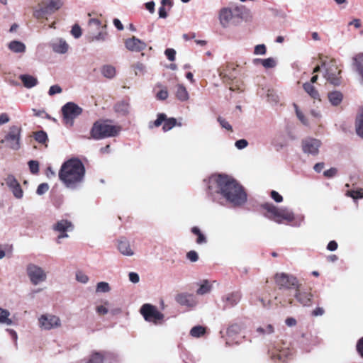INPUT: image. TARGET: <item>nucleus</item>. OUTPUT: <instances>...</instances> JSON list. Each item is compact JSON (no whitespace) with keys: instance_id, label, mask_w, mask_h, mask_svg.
<instances>
[{"instance_id":"774afa93","label":"nucleus","mask_w":363,"mask_h":363,"mask_svg":"<svg viewBox=\"0 0 363 363\" xmlns=\"http://www.w3.org/2000/svg\"><path fill=\"white\" fill-rule=\"evenodd\" d=\"M168 97L167 89H162L157 94V98L160 100H165Z\"/></svg>"},{"instance_id":"37998d69","label":"nucleus","mask_w":363,"mask_h":363,"mask_svg":"<svg viewBox=\"0 0 363 363\" xmlns=\"http://www.w3.org/2000/svg\"><path fill=\"white\" fill-rule=\"evenodd\" d=\"M205 333V329L202 326L198 325L193 327L190 330V335L194 337H199Z\"/></svg>"},{"instance_id":"e433bc0d","label":"nucleus","mask_w":363,"mask_h":363,"mask_svg":"<svg viewBox=\"0 0 363 363\" xmlns=\"http://www.w3.org/2000/svg\"><path fill=\"white\" fill-rule=\"evenodd\" d=\"M212 289V285L208 280H204L202 281L199 288L197 289L196 293L199 295H204L211 291Z\"/></svg>"},{"instance_id":"6e6552de","label":"nucleus","mask_w":363,"mask_h":363,"mask_svg":"<svg viewBox=\"0 0 363 363\" xmlns=\"http://www.w3.org/2000/svg\"><path fill=\"white\" fill-rule=\"evenodd\" d=\"M26 271L30 282L34 286L41 284L47 281L48 273L43 267L36 264H28Z\"/></svg>"},{"instance_id":"5fc2aeb1","label":"nucleus","mask_w":363,"mask_h":363,"mask_svg":"<svg viewBox=\"0 0 363 363\" xmlns=\"http://www.w3.org/2000/svg\"><path fill=\"white\" fill-rule=\"evenodd\" d=\"M62 89L58 84L52 85L48 90V95L52 96L57 94H61Z\"/></svg>"},{"instance_id":"6e6d98bb","label":"nucleus","mask_w":363,"mask_h":363,"mask_svg":"<svg viewBox=\"0 0 363 363\" xmlns=\"http://www.w3.org/2000/svg\"><path fill=\"white\" fill-rule=\"evenodd\" d=\"M76 279L82 284H86L89 281V277L84 273L82 272H78L76 274Z\"/></svg>"},{"instance_id":"39448f33","label":"nucleus","mask_w":363,"mask_h":363,"mask_svg":"<svg viewBox=\"0 0 363 363\" xmlns=\"http://www.w3.org/2000/svg\"><path fill=\"white\" fill-rule=\"evenodd\" d=\"M274 281L281 290H295L301 286L298 279L292 274L279 272L274 275Z\"/></svg>"},{"instance_id":"dca6fc26","label":"nucleus","mask_w":363,"mask_h":363,"mask_svg":"<svg viewBox=\"0 0 363 363\" xmlns=\"http://www.w3.org/2000/svg\"><path fill=\"white\" fill-rule=\"evenodd\" d=\"M175 301L179 305L189 308L195 307L198 303V301L194 295L186 293L177 294L175 297Z\"/></svg>"},{"instance_id":"c03bdc74","label":"nucleus","mask_w":363,"mask_h":363,"mask_svg":"<svg viewBox=\"0 0 363 363\" xmlns=\"http://www.w3.org/2000/svg\"><path fill=\"white\" fill-rule=\"evenodd\" d=\"M166 114L164 113H159L157 115V118L154 122H150L149 123V128H152L154 126L159 127L164 123L165 119Z\"/></svg>"},{"instance_id":"f3484780","label":"nucleus","mask_w":363,"mask_h":363,"mask_svg":"<svg viewBox=\"0 0 363 363\" xmlns=\"http://www.w3.org/2000/svg\"><path fill=\"white\" fill-rule=\"evenodd\" d=\"M52 51L57 54H65L68 52L69 46L66 40L62 38H56L49 43Z\"/></svg>"},{"instance_id":"3c124183","label":"nucleus","mask_w":363,"mask_h":363,"mask_svg":"<svg viewBox=\"0 0 363 363\" xmlns=\"http://www.w3.org/2000/svg\"><path fill=\"white\" fill-rule=\"evenodd\" d=\"M267 52V48L264 44H259L255 47L254 55H264Z\"/></svg>"},{"instance_id":"9d476101","label":"nucleus","mask_w":363,"mask_h":363,"mask_svg":"<svg viewBox=\"0 0 363 363\" xmlns=\"http://www.w3.org/2000/svg\"><path fill=\"white\" fill-rule=\"evenodd\" d=\"M38 327L41 330H51L59 328L62 322L59 316L52 313L40 315L38 318Z\"/></svg>"},{"instance_id":"4c0bfd02","label":"nucleus","mask_w":363,"mask_h":363,"mask_svg":"<svg viewBox=\"0 0 363 363\" xmlns=\"http://www.w3.org/2000/svg\"><path fill=\"white\" fill-rule=\"evenodd\" d=\"M101 73L104 77L112 79L116 75V69L112 65H104L101 69Z\"/></svg>"},{"instance_id":"864d4df0","label":"nucleus","mask_w":363,"mask_h":363,"mask_svg":"<svg viewBox=\"0 0 363 363\" xmlns=\"http://www.w3.org/2000/svg\"><path fill=\"white\" fill-rule=\"evenodd\" d=\"M30 171L32 174H37L39 172V163L35 160L28 162Z\"/></svg>"},{"instance_id":"ea45409f","label":"nucleus","mask_w":363,"mask_h":363,"mask_svg":"<svg viewBox=\"0 0 363 363\" xmlns=\"http://www.w3.org/2000/svg\"><path fill=\"white\" fill-rule=\"evenodd\" d=\"M191 232L197 235L196 242L199 245L204 244L206 242V238L203 234L201 233V230L197 227H194L191 229Z\"/></svg>"},{"instance_id":"338daca9","label":"nucleus","mask_w":363,"mask_h":363,"mask_svg":"<svg viewBox=\"0 0 363 363\" xmlns=\"http://www.w3.org/2000/svg\"><path fill=\"white\" fill-rule=\"evenodd\" d=\"M356 347L359 354L363 357V337L357 341Z\"/></svg>"},{"instance_id":"9b49d317","label":"nucleus","mask_w":363,"mask_h":363,"mask_svg":"<svg viewBox=\"0 0 363 363\" xmlns=\"http://www.w3.org/2000/svg\"><path fill=\"white\" fill-rule=\"evenodd\" d=\"M82 112V108L73 102H68L62 107L63 120L66 125L72 126L74 120Z\"/></svg>"},{"instance_id":"0e129e2a","label":"nucleus","mask_w":363,"mask_h":363,"mask_svg":"<svg viewBox=\"0 0 363 363\" xmlns=\"http://www.w3.org/2000/svg\"><path fill=\"white\" fill-rule=\"evenodd\" d=\"M271 198L277 203H281L283 201V197L277 191L273 190L270 193Z\"/></svg>"},{"instance_id":"bf43d9fd","label":"nucleus","mask_w":363,"mask_h":363,"mask_svg":"<svg viewBox=\"0 0 363 363\" xmlns=\"http://www.w3.org/2000/svg\"><path fill=\"white\" fill-rule=\"evenodd\" d=\"M186 258L190 260L191 262H196L199 259L198 253L194 250H191L187 252Z\"/></svg>"},{"instance_id":"603ef678","label":"nucleus","mask_w":363,"mask_h":363,"mask_svg":"<svg viewBox=\"0 0 363 363\" xmlns=\"http://www.w3.org/2000/svg\"><path fill=\"white\" fill-rule=\"evenodd\" d=\"M35 139L40 143H44L47 140L48 136L44 131H38L35 135Z\"/></svg>"},{"instance_id":"423d86ee","label":"nucleus","mask_w":363,"mask_h":363,"mask_svg":"<svg viewBox=\"0 0 363 363\" xmlns=\"http://www.w3.org/2000/svg\"><path fill=\"white\" fill-rule=\"evenodd\" d=\"M63 5L62 0H45L33 9V16L40 19L46 15H50L59 10Z\"/></svg>"},{"instance_id":"f8f14e48","label":"nucleus","mask_w":363,"mask_h":363,"mask_svg":"<svg viewBox=\"0 0 363 363\" xmlns=\"http://www.w3.org/2000/svg\"><path fill=\"white\" fill-rule=\"evenodd\" d=\"M21 129L18 126L13 125L10 128L9 133L1 143H6V145L13 150H18L21 147Z\"/></svg>"},{"instance_id":"72a5a7b5","label":"nucleus","mask_w":363,"mask_h":363,"mask_svg":"<svg viewBox=\"0 0 363 363\" xmlns=\"http://www.w3.org/2000/svg\"><path fill=\"white\" fill-rule=\"evenodd\" d=\"M294 110L296 115L298 119L301 121V123L307 127L310 126V121L308 118L305 116V114L299 109L298 106L296 104H294Z\"/></svg>"},{"instance_id":"f257e3e1","label":"nucleus","mask_w":363,"mask_h":363,"mask_svg":"<svg viewBox=\"0 0 363 363\" xmlns=\"http://www.w3.org/2000/svg\"><path fill=\"white\" fill-rule=\"evenodd\" d=\"M208 189L211 194L220 195L233 206L245 204L247 195L243 187L233 178L228 175L216 174L208 179Z\"/></svg>"},{"instance_id":"052dcab7","label":"nucleus","mask_w":363,"mask_h":363,"mask_svg":"<svg viewBox=\"0 0 363 363\" xmlns=\"http://www.w3.org/2000/svg\"><path fill=\"white\" fill-rule=\"evenodd\" d=\"M165 55L169 61H174L176 56V51L172 48H167L164 52Z\"/></svg>"},{"instance_id":"09e8293b","label":"nucleus","mask_w":363,"mask_h":363,"mask_svg":"<svg viewBox=\"0 0 363 363\" xmlns=\"http://www.w3.org/2000/svg\"><path fill=\"white\" fill-rule=\"evenodd\" d=\"M135 74H143L146 72V67L144 64L141 62H137L133 66Z\"/></svg>"},{"instance_id":"20e7f679","label":"nucleus","mask_w":363,"mask_h":363,"mask_svg":"<svg viewBox=\"0 0 363 363\" xmlns=\"http://www.w3.org/2000/svg\"><path fill=\"white\" fill-rule=\"evenodd\" d=\"M121 128L118 125L109 124L106 122H96L91 130V135L95 140L115 137L121 132Z\"/></svg>"},{"instance_id":"e2e57ef3","label":"nucleus","mask_w":363,"mask_h":363,"mask_svg":"<svg viewBox=\"0 0 363 363\" xmlns=\"http://www.w3.org/2000/svg\"><path fill=\"white\" fill-rule=\"evenodd\" d=\"M248 145V142L247 141V140L245 139H240V140H237L235 143V146L238 149V150H242V149H245V147H247Z\"/></svg>"},{"instance_id":"4468645a","label":"nucleus","mask_w":363,"mask_h":363,"mask_svg":"<svg viewBox=\"0 0 363 363\" xmlns=\"http://www.w3.org/2000/svg\"><path fill=\"white\" fill-rule=\"evenodd\" d=\"M73 226L71 222L67 220H61L57 221L53 226V230L59 233L56 242L61 243L62 238H68L67 232L72 231Z\"/></svg>"},{"instance_id":"a19ab883","label":"nucleus","mask_w":363,"mask_h":363,"mask_svg":"<svg viewBox=\"0 0 363 363\" xmlns=\"http://www.w3.org/2000/svg\"><path fill=\"white\" fill-rule=\"evenodd\" d=\"M111 291L109 284L105 281L99 282L96 284V293H108Z\"/></svg>"},{"instance_id":"cd10ccee","label":"nucleus","mask_w":363,"mask_h":363,"mask_svg":"<svg viewBox=\"0 0 363 363\" xmlns=\"http://www.w3.org/2000/svg\"><path fill=\"white\" fill-rule=\"evenodd\" d=\"M19 79L23 84V86L27 89H31L35 86L38 81L36 77L30 74H21Z\"/></svg>"},{"instance_id":"a211bd4d","label":"nucleus","mask_w":363,"mask_h":363,"mask_svg":"<svg viewBox=\"0 0 363 363\" xmlns=\"http://www.w3.org/2000/svg\"><path fill=\"white\" fill-rule=\"evenodd\" d=\"M125 46L126 49L130 51L140 52L144 50L146 48L147 45L144 41L133 36L125 40Z\"/></svg>"},{"instance_id":"5701e85b","label":"nucleus","mask_w":363,"mask_h":363,"mask_svg":"<svg viewBox=\"0 0 363 363\" xmlns=\"http://www.w3.org/2000/svg\"><path fill=\"white\" fill-rule=\"evenodd\" d=\"M118 250L124 256H133V250L130 247V242L125 238H121L118 241Z\"/></svg>"},{"instance_id":"2f4dec72","label":"nucleus","mask_w":363,"mask_h":363,"mask_svg":"<svg viewBox=\"0 0 363 363\" xmlns=\"http://www.w3.org/2000/svg\"><path fill=\"white\" fill-rule=\"evenodd\" d=\"M355 129L357 134L363 138V108L360 109L356 117Z\"/></svg>"},{"instance_id":"69168bd1","label":"nucleus","mask_w":363,"mask_h":363,"mask_svg":"<svg viewBox=\"0 0 363 363\" xmlns=\"http://www.w3.org/2000/svg\"><path fill=\"white\" fill-rule=\"evenodd\" d=\"M129 280L133 284H137L140 281V277L138 274L135 272H130L128 274Z\"/></svg>"},{"instance_id":"aec40b11","label":"nucleus","mask_w":363,"mask_h":363,"mask_svg":"<svg viewBox=\"0 0 363 363\" xmlns=\"http://www.w3.org/2000/svg\"><path fill=\"white\" fill-rule=\"evenodd\" d=\"M294 297L300 304L308 306L311 304L313 294L310 291L301 290L300 287L294 290Z\"/></svg>"},{"instance_id":"de8ad7c7","label":"nucleus","mask_w":363,"mask_h":363,"mask_svg":"<svg viewBox=\"0 0 363 363\" xmlns=\"http://www.w3.org/2000/svg\"><path fill=\"white\" fill-rule=\"evenodd\" d=\"M109 305V302L108 301H105L104 302V305L97 306L96 307V311L99 315H106L108 313V306Z\"/></svg>"},{"instance_id":"473e14b6","label":"nucleus","mask_w":363,"mask_h":363,"mask_svg":"<svg viewBox=\"0 0 363 363\" xmlns=\"http://www.w3.org/2000/svg\"><path fill=\"white\" fill-rule=\"evenodd\" d=\"M89 27V32H97L101 29H106V26H102L101 21L97 18H91L88 23Z\"/></svg>"},{"instance_id":"393cba45","label":"nucleus","mask_w":363,"mask_h":363,"mask_svg":"<svg viewBox=\"0 0 363 363\" xmlns=\"http://www.w3.org/2000/svg\"><path fill=\"white\" fill-rule=\"evenodd\" d=\"M108 33L106 29H101L97 32H89L88 40L89 43L105 42L107 39Z\"/></svg>"},{"instance_id":"4be33fe9","label":"nucleus","mask_w":363,"mask_h":363,"mask_svg":"<svg viewBox=\"0 0 363 363\" xmlns=\"http://www.w3.org/2000/svg\"><path fill=\"white\" fill-rule=\"evenodd\" d=\"M233 17V12L229 8H223L219 11L218 18L221 26L223 28L229 26Z\"/></svg>"},{"instance_id":"79ce46f5","label":"nucleus","mask_w":363,"mask_h":363,"mask_svg":"<svg viewBox=\"0 0 363 363\" xmlns=\"http://www.w3.org/2000/svg\"><path fill=\"white\" fill-rule=\"evenodd\" d=\"M257 332L262 335H271L274 333V327L271 324H268L265 327L257 328Z\"/></svg>"},{"instance_id":"1a4fd4ad","label":"nucleus","mask_w":363,"mask_h":363,"mask_svg":"<svg viewBox=\"0 0 363 363\" xmlns=\"http://www.w3.org/2000/svg\"><path fill=\"white\" fill-rule=\"evenodd\" d=\"M140 313L145 321L154 325L162 324L164 320V314L159 311L156 306L150 303L143 304L140 309Z\"/></svg>"},{"instance_id":"ddd939ff","label":"nucleus","mask_w":363,"mask_h":363,"mask_svg":"<svg viewBox=\"0 0 363 363\" xmlns=\"http://www.w3.org/2000/svg\"><path fill=\"white\" fill-rule=\"evenodd\" d=\"M321 145L320 140L311 137L306 138L301 142L303 152L312 156H316L319 153Z\"/></svg>"},{"instance_id":"412c9836","label":"nucleus","mask_w":363,"mask_h":363,"mask_svg":"<svg viewBox=\"0 0 363 363\" xmlns=\"http://www.w3.org/2000/svg\"><path fill=\"white\" fill-rule=\"evenodd\" d=\"M352 67L359 77V83L363 85V53H359L353 57Z\"/></svg>"},{"instance_id":"b1692460","label":"nucleus","mask_w":363,"mask_h":363,"mask_svg":"<svg viewBox=\"0 0 363 363\" xmlns=\"http://www.w3.org/2000/svg\"><path fill=\"white\" fill-rule=\"evenodd\" d=\"M130 105L129 101L121 100L116 103L114 105L115 112L122 116H125L129 114Z\"/></svg>"},{"instance_id":"49530a36","label":"nucleus","mask_w":363,"mask_h":363,"mask_svg":"<svg viewBox=\"0 0 363 363\" xmlns=\"http://www.w3.org/2000/svg\"><path fill=\"white\" fill-rule=\"evenodd\" d=\"M348 196L352 197L353 199H359L363 198V189H359L357 190H351L347 192Z\"/></svg>"},{"instance_id":"7c9ffc66","label":"nucleus","mask_w":363,"mask_h":363,"mask_svg":"<svg viewBox=\"0 0 363 363\" xmlns=\"http://www.w3.org/2000/svg\"><path fill=\"white\" fill-rule=\"evenodd\" d=\"M245 328V323L240 322V323H235L232 325H230L228 330H227V334L228 336H234L239 333H240Z\"/></svg>"},{"instance_id":"680f3d73","label":"nucleus","mask_w":363,"mask_h":363,"mask_svg":"<svg viewBox=\"0 0 363 363\" xmlns=\"http://www.w3.org/2000/svg\"><path fill=\"white\" fill-rule=\"evenodd\" d=\"M71 33L75 38H79L82 35V29L76 24L72 28Z\"/></svg>"},{"instance_id":"8fccbe9b","label":"nucleus","mask_w":363,"mask_h":363,"mask_svg":"<svg viewBox=\"0 0 363 363\" xmlns=\"http://www.w3.org/2000/svg\"><path fill=\"white\" fill-rule=\"evenodd\" d=\"M267 100L272 104H277L279 101V96L274 90L269 89L267 94Z\"/></svg>"},{"instance_id":"c9c22d12","label":"nucleus","mask_w":363,"mask_h":363,"mask_svg":"<svg viewBox=\"0 0 363 363\" xmlns=\"http://www.w3.org/2000/svg\"><path fill=\"white\" fill-rule=\"evenodd\" d=\"M162 129L164 131H168L172 129L175 125L182 126V123H177V121L174 118H167L165 117V119L163 123Z\"/></svg>"},{"instance_id":"f704fd0d","label":"nucleus","mask_w":363,"mask_h":363,"mask_svg":"<svg viewBox=\"0 0 363 363\" xmlns=\"http://www.w3.org/2000/svg\"><path fill=\"white\" fill-rule=\"evenodd\" d=\"M10 313L8 310L0 308V323L11 325L13 321L9 318Z\"/></svg>"},{"instance_id":"58836bf2","label":"nucleus","mask_w":363,"mask_h":363,"mask_svg":"<svg viewBox=\"0 0 363 363\" xmlns=\"http://www.w3.org/2000/svg\"><path fill=\"white\" fill-rule=\"evenodd\" d=\"M104 354L100 352H93L89 359L88 363H104Z\"/></svg>"},{"instance_id":"2eb2a0df","label":"nucleus","mask_w":363,"mask_h":363,"mask_svg":"<svg viewBox=\"0 0 363 363\" xmlns=\"http://www.w3.org/2000/svg\"><path fill=\"white\" fill-rule=\"evenodd\" d=\"M5 182L16 199H21L23 197V191L14 176L8 175L5 179Z\"/></svg>"},{"instance_id":"c85d7f7f","label":"nucleus","mask_w":363,"mask_h":363,"mask_svg":"<svg viewBox=\"0 0 363 363\" xmlns=\"http://www.w3.org/2000/svg\"><path fill=\"white\" fill-rule=\"evenodd\" d=\"M304 91L314 100L320 101V96L318 91L310 82H306L303 84Z\"/></svg>"},{"instance_id":"a878e982","label":"nucleus","mask_w":363,"mask_h":363,"mask_svg":"<svg viewBox=\"0 0 363 363\" xmlns=\"http://www.w3.org/2000/svg\"><path fill=\"white\" fill-rule=\"evenodd\" d=\"M328 99L333 106H338L343 100V94L341 91L334 90L328 93Z\"/></svg>"},{"instance_id":"4d7b16f0","label":"nucleus","mask_w":363,"mask_h":363,"mask_svg":"<svg viewBox=\"0 0 363 363\" xmlns=\"http://www.w3.org/2000/svg\"><path fill=\"white\" fill-rule=\"evenodd\" d=\"M48 189H49L48 184L47 183H42L38 186L37 190H36V194L38 195H43L45 192H47L48 191Z\"/></svg>"},{"instance_id":"a18cd8bd","label":"nucleus","mask_w":363,"mask_h":363,"mask_svg":"<svg viewBox=\"0 0 363 363\" xmlns=\"http://www.w3.org/2000/svg\"><path fill=\"white\" fill-rule=\"evenodd\" d=\"M277 62L274 57H268V58L264 59L262 66L265 69H271V68L275 67L277 66Z\"/></svg>"},{"instance_id":"c756f323","label":"nucleus","mask_w":363,"mask_h":363,"mask_svg":"<svg viewBox=\"0 0 363 363\" xmlns=\"http://www.w3.org/2000/svg\"><path fill=\"white\" fill-rule=\"evenodd\" d=\"M9 49L14 53H24L26 52V45L18 40H12L8 44Z\"/></svg>"},{"instance_id":"0eeeda50","label":"nucleus","mask_w":363,"mask_h":363,"mask_svg":"<svg viewBox=\"0 0 363 363\" xmlns=\"http://www.w3.org/2000/svg\"><path fill=\"white\" fill-rule=\"evenodd\" d=\"M322 67L325 68L324 77L333 86H339L341 84V70L338 69V66L335 60H330L328 63L323 62Z\"/></svg>"},{"instance_id":"6ab92c4d","label":"nucleus","mask_w":363,"mask_h":363,"mask_svg":"<svg viewBox=\"0 0 363 363\" xmlns=\"http://www.w3.org/2000/svg\"><path fill=\"white\" fill-rule=\"evenodd\" d=\"M241 297L242 294L239 291L225 294L222 298L224 308L234 307L240 302Z\"/></svg>"},{"instance_id":"f03ea898","label":"nucleus","mask_w":363,"mask_h":363,"mask_svg":"<svg viewBox=\"0 0 363 363\" xmlns=\"http://www.w3.org/2000/svg\"><path fill=\"white\" fill-rule=\"evenodd\" d=\"M84 175V166L76 158L65 162L58 173L60 180L67 189L72 190L77 189L82 186Z\"/></svg>"},{"instance_id":"7ed1b4c3","label":"nucleus","mask_w":363,"mask_h":363,"mask_svg":"<svg viewBox=\"0 0 363 363\" xmlns=\"http://www.w3.org/2000/svg\"><path fill=\"white\" fill-rule=\"evenodd\" d=\"M261 206L264 210V216L277 223H289L295 220L296 217L293 211L288 207H278L272 203H265Z\"/></svg>"},{"instance_id":"bb28decb","label":"nucleus","mask_w":363,"mask_h":363,"mask_svg":"<svg viewBox=\"0 0 363 363\" xmlns=\"http://www.w3.org/2000/svg\"><path fill=\"white\" fill-rule=\"evenodd\" d=\"M175 96L176 98L182 102L186 101L189 99V94L188 91L186 90V87L182 84H178L176 86Z\"/></svg>"},{"instance_id":"13d9d810","label":"nucleus","mask_w":363,"mask_h":363,"mask_svg":"<svg viewBox=\"0 0 363 363\" xmlns=\"http://www.w3.org/2000/svg\"><path fill=\"white\" fill-rule=\"evenodd\" d=\"M217 120L223 128L228 130H232L233 128L231 125L225 118L218 117Z\"/></svg>"}]
</instances>
